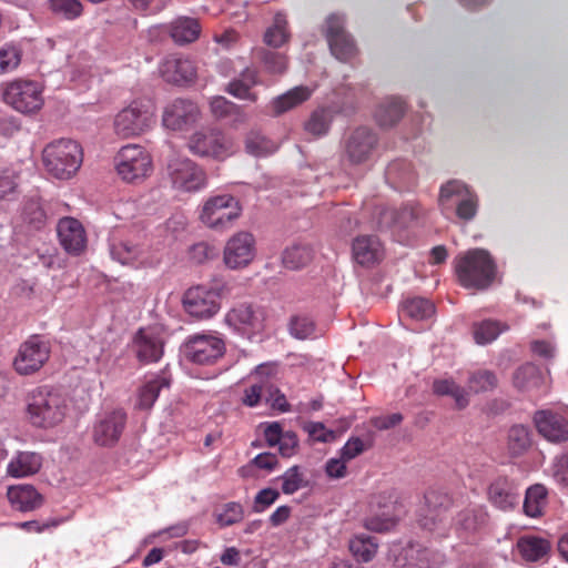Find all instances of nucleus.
<instances>
[{"instance_id": "nucleus-1", "label": "nucleus", "mask_w": 568, "mask_h": 568, "mask_svg": "<svg viewBox=\"0 0 568 568\" xmlns=\"http://www.w3.org/2000/svg\"><path fill=\"white\" fill-rule=\"evenodd\" d=\"M455 272L463 287L485 290L495 278L496 266L488 252L476 248L455 258Z\"/></svg>"}, {"instance_id": "nucleus-2", "label": "nucleus", "mask_w": 568, "mask_h": 568, "mask_svg": "<svg viewBox=\"0 0 568 568\" xmlns=\"http://www.w3.org/2000/svg\"><path fill=\"white\" fill-rule=\"evenodd\" d=\"M67 410V398L57 389L38 387L29 396L28 416L37 427L49 428L60 424Z\"/></svg>"}, {"instance_id": "nucleus-3", "label": "nucleus", "mask_w": 568, "mask_h": 568, "mask_svg": "<svg viewBox=\"0 0 568 568\" xmlns=\"http://www.w3.org/2000/svg\"><path fill=\"white\" fill-rule=\"evenodd\" d=\"M47 171L59 180L71 179L83 161L81 145L70 139H60L49 143L42 152Z\"/></svg>"}, {"instance_id": "nucleus-4", "label": "nucleus", "mask_w": 568, "mask_h": 568, "mask_svg": "<svg viewBox=\"0 0 568 568\" xmlns=\"http://www.w3.org/2000/svg\"><path fill=\"white\" fill-rule=\"evenodd\" d=\"M2 100L22 114H34L43 104V87L32 80L17 79L2 88Z\"/></svg>"}, {"instance_id": "nucleus-5", "label": "nucleus", "mask_w": 568, "mask_h": 568, "mask_svg": "<svg viewBox=\"0 0 568 568\" xmlns=\"http://www.w3.org/2000/svg\"><path fill=\"white\" fill-rule=\"evenodd\" d=\"M118 175L128 183H140L153 171L152 156L139 144L122 146L114 158Z\"/></svg>"}, {"instance_id": "nucleus-6", "label": "nucleus", "mask_w": 568, "mask_h": 568, "mask_svg": "<svg viewBox=\"0 0 568 568\" xmlns=\"http://www.w3.org/2000/svg\"><path fill=\"white\" fill-rule=\"evenodd\" d=\"M168 175L172 186L183 192H196L206 184L204 170L192 160L173 155L168 162Z\"/></svg>"}, {"instance_id": "nucleus-7", "label": "nucleus", "mask_w": 568, "mask_h": 568, "mask_svg": "<svg viewBox=\"0 0 568 568\" xmlns=\"http://www.w3.org/2000/svg\"><path fill=\"white\" fill-rule=\"evenodd\" d=\"M182 351L189 362L209 365L224 355L226 346L224 339L217 335L194 334L185 339Z\"/></svg>"}, {"instance_id": "nucleus-8", "label": "nucleus", "mask_w": 568, "mask_h": 568, "mask_svg": "<svg viewBox=\"0 0 568 568\" xmlns=\"http://www.w3.org/2000/svg\"><path fill=\"white\" fill-rule=\"evenodd\" d=\"M153 122V111L143 101H133L114 119V131L121 138H131L145 132Z\"/></svg>"}, {"instance_id": "nucleus-9", "label": "nucleus", "mask_w": 568, "mask_h": 568, "mask_svg": "<svg viewBox=\"0 0 568 568\" xmlns=\"http://www.w3.org/2000/svg\"><path fill=\"white\" fill-rule=\"evenodd\" d=\"M239 201L231 194L210 197L203 205L201 221L210 229L223 230L240 216Z\"/></svg>"}, {"instance_id": "nucleus-10", "label": "nucleus", "mask_w": 568, "mask_h": 568, "mask_svg": "<svg viewBox=\"0 0 568 568\" xmlns=\"http://www.w3.org/2000/svg\"><path fill=\"white\" fill-rule=\"evenodd\" d=\"M183 307L196 320H209L221 308L220 290L203 285L193 286L184 293Z\"/></svg>"}, {"instance_id": "nucleus-11", "label": "nucleus", "mask_w": 568, "mask_h": 568, "mask_svg": "<svg viewBox=\"0 0 568 568\" xmlns=\"http://www.w3.org/2000/svg\"><path fill=\"white\" fill-rule=\"evenodd\" d=\"M49 357V343L34 335L20 345L13 361V367L20 375H31L40 371Z\"/></svg>"}, {"instance_id": "nucleus-12", "label": "nucleus", "mask_w": 568, "mask_h": 568, "mask_svg": "<svg viewBox=\"0 0 568 568\" xmlns=\"http://www.w3.org/2000/svg\"><path fill=\"white\" fill-rule=\"evenodd\" d=\"M325 38L332 54L342 62L351 61L357 53L354 39L344 28V18L331 14L325 21Z\"/></svg>"}, {"instance_id": "nucleus-13", "label": "nucleus", "mask_w": 568, "mask_h": 568, "mask_svg": "<svg viewBox=\"0 0 568 568\" xmlns=\"http://www.w3.org/2000/svg\"><path fill=\"white\" fill-rule=\"evenodd\" d=\"M371 514L364 519L366 529L385 532L395 527L397 518L392 494H378L369 503Z\"/></svg>"}, {"instance_id": "nucleus-14", "label": "nucleus", "mask_w": 568, "mask_h": 568, "mask_svg": "<svg viewBox=\"0 0 568 568\" xmlns=\"http://www.w3.org/2000/svg\"><path fill=\"white\" fill-rule=\"evenodd\" d=\"M200 110L196 103L186 99H175L162 114L163 125L172 131H183L197 122Z\"/></svg>"}, {"instance_id": "nucleus-15", "label": "nucleus", "mask_w": 568, "mask_h": 568, "mask_svg": "<svg viewBox=\"0 0 568 568\" xmlns=\"http://www.w3.org/2000/svg\"><path fill=\"white\" fill-rule=\"evenodd\" d=\"M111 255L123 265H131L135 268L151 267L158 264L149 246L144 242L131 240L120 241L111 245Z\"/></svg>"}, {"instance_id": "nucleus-16", "label": "nucleus", "mask_w": 568, "mask_h": 568, "mask_svg": "<svg viewBox=\"0 0 568 568\" xmlns=\"http://www.w3.org/2000/svg\"><path fill=\"white\" fill-rule=\"evenodd\" d=\"M189 150L199 156L224 159L229 154V145L222 132L217 130H201L189 140Z\"/></svg>"}, {"instance_id": "nucleus-17", "label": "nucleus", "mask_w": 568, "mask_h": 568, "mask_svg": "<svg viewBox=\"0 0 568 568\" xmlns=\"http://www.w3.org/2000/svg\"><path fill=\"white\" fill-rule=\"evenodd\" d=\"M255 255V240L248 232L234 234L224 248V263L227 267L236 270L247 266Z\"/></svg>"}, {"instance_id": "nucleus-18", "label": "nucleus", "mask_w": 568, "mask_h": 568, "mask_svg": "<svg viewBox=\"0 0 568 568\" xmlns=\"http://www.w3.org/2000/svg\"><path fill=\"white\" fill-rule=\"evenodd\" d=\"M378 138L371 129L361 126L354 130L345 141V153L349 162H366L376 149Z\"/></svg>"}, {"instance_id": "nucleus-19", "label": "nucleus", "mask_w": 568, "mask_h": 568, "mask_svg": "<svg viewBox=\"0 0 568 568\" xmlns=\"http://www.w3.org/2000/svg\"><path fill=\"white\" fill-rule=\"evenodd\" d=\"M125 424L126 414L122 409L103 415L93 427L94 443L100 446H113L119 442Z\"/></svg>"}, {"instance_id": "nucleus-20", "label": "nucleus", "mask_w": 568, "mask_h": 568, "mask_svg": "<svg viewBox=\"0 0 568 568\" xmlns=\"http://www.w3.org/2000/svg\"><path fill=\"white\" fill-rule=\"evenodd\" d=\"M425 500L428 506V514L420 519V525L438 537H445L449 519L447 506H445L448 504V498L439 496L436 491H428L425 495Z\"/></svg>"}, {"instance_id": "nucleus-21", "label": "nucleus", "mask_w": 568, "mask_h": 568, "mask_svg": "<svg viewBox=\"0 0 568 568\" xmlns=\"http://www.w3.org/2000/svg\"><path fill=\"white\" fill-rule=\"evenodd\" d=\"M57 232L59 242L68 254L79 256L85 251L87 233L79 220L70 216L61 219Z\"/></svg>"}, {"instance_id": "nucleus-22", "label": "nucleus", "mask_w": 568, "mask_h": 568, "mask_svg": "<svg viewBox=\"0 0 568 568\" xmlns=\"http://www.w3.org/2000/svg\"><path fill=\"white\" fill-rule=\"evenodd\" d=\"M264 321V310L248 303L237 304L225 315V322L239 331L260 332L263 328Z\"/></svg>"}, {"instance_id": "nucleus-23", "label": "nucleus", "mask_w": 568, "mask_h": 568, "mask_svg": "<svg viewBox=\"0 0 568 568\" xmlns=\"http://www.w3.org/2000/svg\"><path fill=\"white\" fill-rule=\"evenodd\" d=\"M136 356L142 363H154L163 356L164 342L152 327L140 328L134 337Z\"/></svg>"}, {"instance_id": "nucleus-24", "label": "nucleus", "mask_w": 568, "mask_h": 568, "mask_svg": "<svg viewBox=\"0 0 568 568\" xmlns=\"http://www.w3.org/2000/svg\"><path fill=\"white\" fill-rule=\"evenodd\" d=\"M258 84H262L258 69L246 67L241 71L239 77L226 84L225 92L239 100L255 103L258 100V94L254 91V88Z\"/></svg>"}, {"instance_id": "nucleus-25", "label": "nucleus", "mask_w": 568, "mask_h": 568, "mask_svg": "<svg viewBox=\"0 0 568 568\" xmlns=\"http://www.w3.org/2000/svg\"><path fill=\"white\" fill-rule=\"evenodd\" d=\"M538 433L551 443H561L568 440V422L561 415L540 410L534 416Z\"/></svg>"}, {"instance_id": "nucleus-26", "label": "nucleus", "mask_w": 568, "mask_h": 568, "mask_svg": "<svg viewBox=\"0 0 568 568\" xmlns=\"http://www.w3.org/2000/svg\"><path fill=\"white\" fill-rule=\"evenodd\" d=\"M439 556L420 545H408L395 556L396 568H436Z\"/></svg>"}, {"instance_id": "nucleus-27", "label": "nucleus", "mask_w": 568, "mask_h": 568, "mask_svg": "<svg viewBox=\"0 0 568 568\" xmlns=\"http://www.w3.org/2000/svg\"><path fill=\"white\" fill-rule=\"evenodd\" d=\"M162 78L173 84L191 83L196 77V68L192 60L182 57L166 58L160 67Z\"/></svg>"}, {"instance_id": "nucleus-28", "label": "nucleus", "mask_w": 568, "mask_h": 568, "mask_svg": "<svg viewBox=\"0 0 568 568\" xmlns=\"http://www.w3.org/2000/svg\"><path fill=\"white\" fill-rule=\"evenodd\" d=\"M488 500L501 510L513 509L518 504V489L514 480L507 476L495 478L487 490Z\"/></svg>"}, {"instance_id": "nucleus-29", "label": "nucleus", "mask_w": 568, "mask_h": 568, "mask_svg": "<svg viewBox=\"0 0 568 568\" xmlns=\"http://www.w3.org/2000/svg\"><path fill=\"white\" fill-rule=\"evenodd\" d=\"M471 190L462 181L452 180L442 185L439 191L438 204L442 213L450 217L455 207L466 199Z\"/></svg>"}, {"instance_id": "nucleus-30", "label": "nucleus", "mask_w": 568, "mask_h": 568, "mask_svg": "<svg viewBox=\"0 0 568 568\" xmlns=\"http://www.w3.org/2000/svg\"><path fill=\"white\" fill-rule=\"evenodd\" d=\"M353 256L363 266L377 263L382 257V246L378 239L374 235L356 237L353 242Z\"/></svg>"}, {"instance_id": "nucleus-31", "label": "nucleus", "mask_w": 568, "mask_h": 568, "mask_svg": "<svg viewBox=\"0 0 568 568\" xmlns=\"http://www.w3.org/2000/svg\"><path fill=\"white\" fill-rule=\"evenodd\" d=\"M11 506L20 511H31L42 505V496L31 485L12 486L7 493Z\"/></svg>"}, {"instance_id": "nucleus-32", "label": "nucleus", "mask_w": 568, "mask_h": 568, "mask_svg": "<svg viewBox=\"0 0 568 568\" xmlns=\"http://www.w3.org/2000/svg\"><path fill=\"white\" fill-rule=\"evenodd\" d=\"M168 30L174 42L184 44L199 38L201 26L194 18L179 17L168 27Z\"/></svg>"}, {"instance_id": "nucleus-33", "label": "nucleus", "mask_w": 568, "mask_h": 568, "mask_svg": "<svg viewBox=\"0 0 568 568\" xmlns=\"http://www.w3.org/2000/svg\"><path fill=\"white\" fill-rule=\"evenodd\" d=\"M42 458L37 453L20 452L8 464V474L13 477H26L39 471Z\"/></svg>"}, {"instance_id": "nucleus-34", "label": "nucleus", "mask_w": 568, "mask_h": 568, "mask_svg": "<svg viewBox=\"0 0 568 568\" xmlns=\"http://www.w3.org/2000/svg\"><path fill=\"white\" fill-rule=\"evenodd\" d=\"M312 90L308 87L300 85L278 95L272 101L274 114L280 115L310 99Z\"/></svg>"}, {"instance_id": "nucleus-35", "label": "nucleus", "mask_w": 568, "mask_h": 568, "mask_svg": "<svg viewBox=\"0 0 568 568\" xmlns=\"http://www.w3.org/2000/svg\"><path fill=\"white\" fill-rule=\"evenodd\" d=\"M517 548L525 560L537 561L549 552L550 544L541 537L523 536L517 541Z\"/></svg>"}, {"instance_id": "nucleus-36", "label": "nucleus", "mask_w": 568, "mask_h": 568, "mask_svg": "<svg viewBox=\"0 0 568 568\" xmlns=\"http://www.w3.org/2000/svg\"><path fill=\"white\" fill-rule=\"evenodd\" d=\"M405 112V103L399 98H388L381 103L375 118L381 126H392L397 123Z\"/></svg>"}, {"instance_id": "nucleus-37", "label": "nucleus", "mask_w": 568, "mask_h": 568, "mask_svg": "<svg viewBox=\"0 0 568 568\" xmlns=\"http://www.w3.org/2000/svg\"><path fill=\"white\" fill-rule=\"evenodd\" d=\"M170 381L165 376H155L139 388L136 407L150 409L159 397L163 387H169Z\"/></svg>"}, {"instance_id": "nucleus-38", "label": "nucleus", "mask_w": 568, "mask_h": 568, "mask_svg": "<svg viewBox=\"0 0 568 568\" xmlns=\"http://www.w3.org/2000/svg\"><path fill=\"white\" fill-rule=\"evenodd\" d=\"M433 392L438 396H450L455 400L456 408H465L469 400L467 392L452 378H439L433 383Z\"/></svg>"}, {"instance_id": "nucleus-39", "label": "nucleus", "mask_w": 568, "mask_h": 568, "mask_svg": "<svg viewBox=\"0 0 568 568\" xmlns=\"http://www.w3.org/2000/svg\"><path fill=\"white\" fill-rule=\"evenodd\" d=\"M547 505V489L545 486L536 484L526 491L524 500V511L531 518L540 517Z\"/></svg>"}, {"instance_id": "nucleus-40", "label": "nucleus", "mask_w": 568, "mask_h": 568, "mask_svg": "<svg viewBox=\"0 0 568 568\" xmlns=\"http://www.w3.org/2000/svg\"><path fill=\"white\" fill-rule=\"evenodd\" d=\"M348 547L357 561L368 562L375 557L378 544L374 537L359 534L349 540Z\"/></svg>"}, {"instance_id": "nucleus-41", "label": "nucleus", "mask_w": 568, "mask_h": 568, "mask_svg": "<svg viewBox=\"0 0 568 568\" xmlns=\"http://www.w3.org/2000/svg\"><path fill=\"white\" fill-rule=\"evenodd\" d=\"M402 315L414 321H425L435 314V305L427 298L413 297L402 305Z\"/></svg>"}, {"instance_id": "nucleus-42", "label": "nucleus", "mask_w": 568, "mask_h": 568, "mask_svg": "<svg viewBox=\"0 0 568 568\" xmlns=\"http://www.w3.org/2000/svg\"><path fill=\"white\" fill-rule=\"evenodd\" d=\"M287 20L285 14L277 12L274 16L273 24L264 33V42L268 47L280 48L288 42L291 34L287 30Z\"/></svg>"}, {"instance_id": "nucleus-43", "label": "nucleus", "mask_w": 568, "mask_h": 568, "mask_svg": "<svg viewBox=\"0 0 568 568\" xmlns=\"http://www.w3.org/2000/svg\"><path fill=\"white\" fill-rule=\"evenodd\" d=\"M312 257L313 251L308 245L294 244L283 252L282 262L286 268L298 270L306 266Z\"/></svg>"}, {"instance_id": "nucleus-44", "label": "nucleus", "mask_w": 568, "mask_h": 568, "mask_svg": "<svg viewBox=\"0 0 568 568\" xmlns=\"http://www.w3.org/2000/svg\"><path fill=\"white\" fill-rule=\"evenodd\" d=\"M507 328V325L498 321L486 320L474 324V338L477 344L485 345L495 341Z\"/></svg>"}, {"instance_id": "nucleus-45", "label": "nucleus", "mask_w": 568, "mask_h": 568, "mask_svg": "<svg viewBox=\"0 0 568 568\" xmlns=\"http://www.w3.org/2000/svg\"><path fill=\"white\" fill-rule=\"evenodd\" d=\"M531 445L529 429L523 425H515L508 433V450L511 456H520L527 452Z\"/></svg>"}, {"instance_id": "nucleus-46", "label": "nucleus", "mask_w": 568, "mask_h": 568, "mask_svg": "<svg viewBox=\"0 0 568 568\" xmlns=\"http://www.w3.org/2000/svg\"><path fill=\"white\" fill-rule=\"evenodd\" d=\"M487 514L480 507L467 508L458 514L457 526L466 532H473L485 525Z\"/></svg>"}, {"instance_id": "nucleus-47", "label": "nucleus", "mask_w": 568, "mask_h": 568, "mask_svg": "<svg viewBox=\"0 0 568 568\" xmlns=\"http://www.w3.org/2000/svg\"><path fill=\"white\" fill-rule=\"evenodd\" d=\"M256 55L268 73L283 74L287 69V58L285 54L262 48L256 51Z\"/></svg>"}, {"instance_id": "nucleus-48", "label": "nucleus", "mask_w": 568, "mask_h": 568, "mask_svg": "<svg viewBox=\"0 0 568 568\" xmlns=\"http://www.w3.org/2000/svg\"><path fill=\"white\" fill-rule=\"evenodd\" d=\"M539 381L538 368L532 364L520 366L514 374V385L520 390L535 387Z\"/></svg>"}, {"instance_id": "nucleus-49", "label": "nucleus", "mask_w": 568, "mask_h": 568, "mask_svg": "<svg viewBox=\"0 0 568 568\" xmlns=\"http://www.w3.org/2000/svg\"><path fill=\"white\" fill-rule=\"evenodd\" d=\"M496 386V375L487 369H480L471 373L468 379V387L475 393L491 390Z\"/></svg>"}, {"instance_id": "nucleus-50", "label": "nucleus", "mask_w": 568, "mask_h": 568, "mask_svg": "<svg viewBox=\"0 0 568 568\" xmlns=\"http://www.w3.org/2000/svg\"><path fill=\"white\" fill-rule=\"evenodd\" d=\"M21 63V50L13 44H4L0 48V74L16 70Z\"/></svg>"}, {"instance_id": "nucleus-51", "label": "nucleus", "mask_w": 568, "mask_h": 568, "mask_svg": "<svg viewBox=\"0 0 568 568\" xmlns=\"http://www.w3.org/2000/svg\"><path fill=\"white\" fill-rule=\"evenodd\" d=\"M50 9L53 13L68 20L77 19L83 11L79 0H50Z\"/></svg>"}, {"instance_id": "nucleus-52", "label": "nucleus", "mask_w": 568, "mask_h": 568, "mask_svg": "<svg viewBox=\"0 0 568 568\" xmlns=\"http://www.w3.org/2000/svg\"><path fill=\"white\" fill-rule=\"evenodd\" d=\"M245 148L247 153L255 156H265L272 154L276 150L274 142L260 134H251L246 139Z\"/></svg>"}, {"instance_id": "nucleus-53", "label": "nucleus", "mask_w": 568, "mask_h": 568, "mask_svg": "<svg viewBox=\"0 0 568 568\" xmlns=\"http://www.w3.org/2000/svg\"><path fill=\"white\" fill-rule=\"evenodd\" d=\"M282 491L286 495H292L306 486L303 474L298 466H292L282 476Z\"/></svg>"}, {"instance_id": "nucleus-54", "label": "nucleus", "mask_w": 568, "mask_h": 568, "mask_svg": "<svg viewBox=\"0 0 568 568\" xmlns=\"http://www.w3.org/2000/svg\"><path fill=\"white\" fill-rule=\"evenodd\" d=\"M18 173L12 169L0 171V201H10L17 194Z\"/></svg>"}, {"instance_id": "nucleus-55", "label": "nucleus", "mask_w": 568, "mask_h": 568, "mask_svg": "<svg viewBox=\"0 0 568 568\" xmlns=\"http://www.w3.org/2000/svg\"><path fill=\"white\" fill-rule=\"evenodd\" d=\"M23 219L34 229H40L47 221V214L39 201L30 200L24 204Z\"/></svg>"}, {"instance_id": "nucleus-56", "label": "nucleus", "mask_w": 568, "mask_h": 568, "mask_svg": "<svg viewBox=\"0 0 568 568\" xmlns=\"http://www.w3.org/2000/svg\"><path fill=\"white\" fill-rule=\"evenodd\" d=\"M331 123L329 114L325 110L314 111L305 123V130L316 136L327 133Z\"/></svg>"}, {"instance_id": "nucleus-57", "label": "nucleus", "mask_w": 568, "mask_h": 568, "mask_svg": "<svg viewBox=\"0 0 568 568\" xmlns=\"http://www.w3.org/2000/svg\"><path fill=\"white\" fill-rule=\"evenodd\" d=\"M478 211V196L474 191H470L466 199H464L454 210L455 214L459 220L470 221L473 220Z\"/></svg>"}, {"instance_id": "nucleus-58", "label": "nucleus", "mask_w": 568, "mask_h": 568, "mask_svg": "<svg viewBox=\"0 0 568 568\" xmlns=\"http://www.w3.org/2000/svg\"><path fill=\"white\" fill-rule=\"evenodd\" d=\"M244 518V509L239 503H227L223 506L222 511L217 515V523L223 526H231L240 523Z\"/></svg>"}, {"instance_id": "nucleus-59", "label": "nucleus", "mask_w": 568, "mask_h": 568, "mask_svg": "<svg viewBox=\"0 0 568 568\" xmlns=\"http://www.w3.org/2000/svg\"><path fill=\"white\" fill-rule=\"evenodd\" d=\"M211 111L216 118H226L241 112V106L224 97H215L210 102Z\"/></svg>"}, {"instance_id": "nucleus-60", "label": "nucleus", "mask_w": 568, "mask_h": 568, "mask_svg": "<svg viewBox=\"0 0 568 568\" xmlns=\"http://www.w3.org/2000/svg\"><path fill=\"white\" fill-rule=\"evenodd\" d=\"M314 329V323L308 317L295 316L291 320L290 332L294 337L298 339H305L312 336Z\"/></svg>"}, {"instance_id": "nucleus-61", "label": "nucleus", "mask_w": 568, "mask_h": 568, "mask_svg": "<svg viewBox=\"0 0 568 568\" xmlns=\"http://www.w3.org/2000/svg\"><path fill=\"white\" fill-rule=\"evenodd\" d=\"M280 497V493L273 488H264L260 490L253 504L254 513H263L266 508L273 505Z\"/></svg>"}, {"instance_id": "nucleus-62", "label": "nucleus", "mask_w": 568, "mask_h": 568, "mask_svg": "<svg viewBox=\"0 0 568 568\" xmlns=\"http://www.w3.org/2000/svg\"><path fill=\"white\" fill-rule=\"evenodd\" d=\"M191 258L196 263H203L216 256V250L214 246L206 242H200L194 244L190 250Z\"/></svg>"}, {"instance_id": "nucleus-63", "label": "nucleus", "mask_w": 568, "mask_h": 568, "mask_svg": "<svg viewBox=\"0 0 568 568\" xmlns=\"http://www.w3.org/2000/svg\"><path fill=\"white\" fill-rule=\"evenodd\" d=\"M305 429L317 442L327 443L335 439L334 432L326 429L322 423H308Z\"/></svg>"}, {"instance_id": "nucleus-64", "label": "nucleus", "mask_w": 568, "mask_h": 568, "mask_svg": "<svg viewBox=\"0 0 568 568\" xmlns=\"http://www.w3.org/2000/svg\"><path fill=\"white\" fill-rule=\"evenodd\" d=\"M298 447V438L294 432H285L280 444L278 450L283 457H291L296 453Z\"/></svg>"}]
</instances>
